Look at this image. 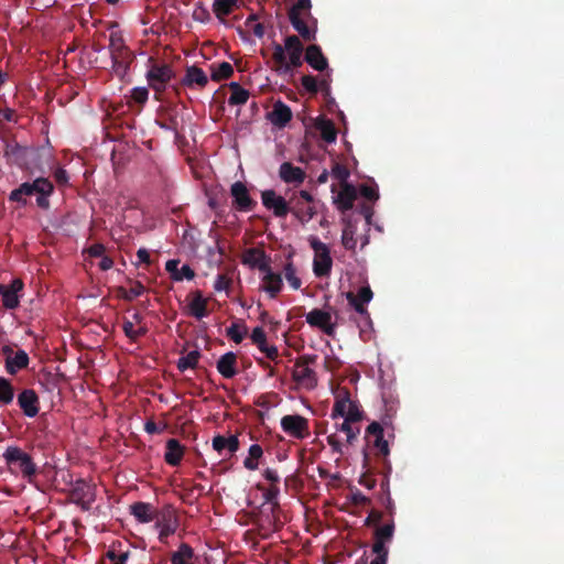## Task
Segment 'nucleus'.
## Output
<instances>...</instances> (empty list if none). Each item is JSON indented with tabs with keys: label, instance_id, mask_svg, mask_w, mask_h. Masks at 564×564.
Masks as SVG:
<instances>
[{
	"label": "nucleus",
	"instance_id": "72a5a7b5",
	"mask_svg": "<svg viewBox=\"0 0 564 564\" xmlns=\"http://www.w3.org/2000/svg\"><path fill=\"white\" fill-rule=\"evenodd\" d=\"M189 314L197 319L208 315L207 300L203 296L200 291L193 292V299L188 303Z\"/></svg>",
	"mask_w": 564,
	"mask_h": 564
},
{
	"label": "nucleus",
	"instance_id": "423d86ee",
	"mask_svg": "<svg viewBox=\"0 0 564 564\" xmlns=\"http://www.w3.org/2000/svg\"><path fill=\"white\" fill-rule=\"evenodd\" d=\"M3 458L11 470L18 468L23 478L29 480L36 475L37 468L31 455L18 446H9L3 453Z\"/></svg>",
	"mask_w": 564,
	"mask_h": 564
},
{
	"label": "nucleus",
	"instance_id": "864d4df0",
	"mask_svg": "<svg viewBox=\"0 0 564 564\" xmlns=\"http://www.w3.org/2000/svg\"><path fill=\"white\" fill-rule=\"evenodd\" d=\"M246 328L243 330L240 329V326L236 323L231 324L230 327L227 328V336L234 340L236 344H240L246 335Z\"/></svg>",
	"mask_w": 564,
	"mask_h": 564
},
{
	"label": "nucleus",
	"instance_id": "c9c22d12",
	"mask_svg": "<svg viewBox=\"0 0 564 564\" xmlns=\"http://www.w3.org/2000/svg\"><path fill=\"white\" fill-rule=\"evenodd\" d=\"M228 87L231 91L228 99L230 106H241L248 101L250 94L247 89L242 88L240 84L231 82Z\"/></svg>",
	"mask_w": 564,
	"mask_h": 564
},
{
	"label": "nucleus",
	"instance_id": "de8ad7c7",
	"mask_svg": "<svg viewBox=\"0 0 564 564\" xmlns=\"http://www.w3.org/2000/svg\"><path fill=\"white\" fill-rule=\"evenodd\" d=\"M129 48L126 43L121 32H111L109 36V53H116L119 51H123Z\"/></svg>",
	"mask_w": 564,
	"mask_h": 564
},
{
	"label": "nucleus",
	"instance_id": "c756f323",
	"mask_svg": "<svg viewBox=\"0 0 564 564\" xmlns=\"http://www.w3.org/2000/svg\"><path fill=\"white\" fill-rule=\"evenodd\" d=\"M268 117L272 124L282 128L291 121L292 111L288 105L279 100L273 105V109Z\"/></svg>",
	"mask_w": 564,
	"mask_h": 564
},
{
	"label": "nucleus",
	"instance_id": "49530a36",
	"mask_svg": "<svg viewBox=\"0 0 564 564\" xmlns=\"http://www.w3.org/2000/svg\"><path fill=\"white\" fill-rule=\"evenodd\" d=\"M394 533V523H386L382 527H378L375 531V540H381L383 542H391Z\"/></svg>",
	"mask_w": 564,
	"mask_h": 564
},
{
	"label": "nucleus",
	"instance_id": "20e7f679",
	"mask_svg": "<svg viewBox=\"0 0 564 564\" xmlns=\"http://www.w3.org/2000/svg\"><path fill=\"white\" fill-rule=\"evenodd\" d=\"M290 213L303 225L317 214L316 202L307 191L294 192L290 196Z\"/></svg>",
	"mask_w": 564,
	"mask_h": 564
},
{
	"label": "nucleus",
	"instance_id": "5fc2aeb1",
	"mask_svg": "<svg viewBox=\"0 0 564 564\" xmlns=\"http://www.w3.org/2000/svg\"><path fill=\"white\" fill-rule=\"evenodd\" d=\"M149 98V90L147 87H134L131 90V99L138 105H144Z\"/></svg>",
	"mask_w": 564,
	"mask_h": 564
},
{
	"label": "nucleus",
	"instance_id": "a18cd8bd",
	"mask_svg": "<svg viewBox=\"0 0 564 564\" xmlns=\"http://www.w3.org/2000/svg\"><path fill=\"white\" fill-rule=\"evenodd\" d=\"M341 243L344 248L349 251H354L356 249L357 240L355 238V229L351 225H347L343 229Z\"/></svg>",
	"mask_w": 564,
	"mask_h": 564
},
{
	"label": "nucleus",
	"instance_id": "680f3d73",
	"mask_svg": "<svg viewBox=\"0 0 564 564\" xmlns=\"http://www.w3.org/2000/svg\"><path fill=\"white\" fill-rule=\"evenodd\" d=\"M386 544L387 542L375 540L372 552L376 554V558H388L389 551Z\"/></svg>",
	"mask_w": 564,
	"mask_h": 564
},
{
	"label": "nucleus",
	"instance_id": "0e129e2a",
	"mask_svg": "<svg viewBox=\"0 0 564 564\" xmlns=\"http://www.w3.org/2000/svg\"><path fill=\"white\" fill-rule=\"evenodd\" d=\"M280 494V488L278 485H271L264 492L263 498L267 502L275 503V500Z\"/></svg>",
	"mask_w": 564,
	"mask_h": 564
},
{
	"label": "nucleus",
	"instance_id": "4be33fe9",
	"mask_svg": "<svg viewBox=\"0 0 564 564\" xmlns=\"http://www.w3.org/2000/svg\"><path fill=\"white\" fill-rule=\"evenodd\" d=\"M305 62L315 70L324 72L328 69V61L322 52L321 46L311 44L305 50Z\"/></svg>",
	"mask_w": 564,
	"mask_h": 564
},
{
	"label": "nucleus",
	"instance_id": "bf43d9fd",
	"mask_svg": "<svg viewBox=\"0 0 564 564\" xmlns=\"http://www.w3.org/2000/svg\"><path fill=\"white\" fill-rule=\"evenodd\" d=\"M231 283L232 281L230 278L225 274H218L214 283V289L217 292L227 291L231 286Z\"/></svg>",
	"mask_w": 564,
	"mask_h": 564
},
{
	"label": "nucleus",
	"instance_id": "c85d7f7f",
	"mask_svg": "<svg viewBox=\"0 0 564 564\" xmlns=\"http://www.w3.org/2000/svg\"><path fill=\"white\" fill-rule=\"evenodd\" d=\"M158 123L162 129L173 131L176 134H178L180 128L182 126V120H180L176 107H170L164 109L160 115Z\"/></svg>",
	"mask_w": 564,
	"mask_h": 564
},
{
	"label": "nucleus",
	"instance_id": "6e6552de",
	"mask_svg": "<svg viewBox=\"0 0 564 564\" xmlns=\"http://www.w3.org/2000/svg\"><path fill=\"white\" fill-rule=\"evenodd\" d=\"M310 246L315 252L313 261L314 274L317 278L328 276L333 265L328 247L317 238H312Z\"/></svg>",
	"mask_w": 564,
	"mask_h": 564
},
{
	"label": "nucleus",
	"instance_id": "603ef678",
	"mask_svg": "<svg viewBox=\"0 0 564 564\" xmlns=\"http://www.w3.org/2000/svg\"><path fill=\"white\" fill-rule=\"evenodd\" d=\"M145 291V288L141 282H134L133 285L129 290H123L122 297L126 301H132L135 297L142 295Z\"/></svg>",
	"mask_w": 564,
	"mask_h": 564
},
{
	"label": "nucleus",
	"instance_id": "f257e3e1",
	"mask_svg": "<svg viewBox=\"0 0 564 564\" xmlns=\"http://www.w3.org/2000/svg\"><path fill=\"white\" fill-rule=\"evenodd\" d=\"M54 191V186L51 181L44 177H37L32 183L24 182L18 188L13 189L9 195V200L26 205V197L37 195L36 204L42 209L50 207L48 197Z\"/></svg>",
	"mask_w": 564,
	"mask_h": 564
},
{
	"label": "nucleus",
	"instance_id": "774afa93",
	"mask_svg": "<svg viewBox=\"0 0 564 564\" xmlns=\"http://www.w3.org/2000/svg\"><path fill=\"white\" fill-rule=\"evenodd\" d=\"M122 330L130 340L135 341V328L132 321L124 319L122 323Z\"/></svg>",
	"mask_w": 564,
	"mask_h": 564
},
{
	"label": "nucleus",
	"instance_id": "13d9d810",
	"mask_svg": "<svg viewBox=\"0 0 564 564\" xmlns=\"http://www.w3.org/2000/svg\"><path fill=\"white\" fill-rule=\"evenodd\" d=\"M256 20L257 17L254 14L250 15L246 21V25L252 30L257 37H262L264 35V26L262 23H257Z\"/></svg>",
	"mask_w": 564,
	"mask_h": 564
},
{
	"label": "nucleus",
	"instance_id": "3c124183",
	"mask_svg": "<svg viewBox=\"0 0 564 564\" xmlns=\"http://www.w3.org/2000/svg\"><path fill=\"white\" fill-rule=\"evenodd\" d=\"M362 417L364 412L359 409V405L356 402L351 401L348 406L345 419L350 422L358 423L362 420Z\"/></svg>",
	"mask_w": 564,
	"mask_h": 564
},
{
	"label": "nucleus",
	"instance_id": "7c9ffc66",
	"mask_svg": "<svg viewBox=\"0 0 564 564\" xmlns=\"http://www.w3.org/2000/svg\"><path fill=\"white\" fill-rule=\"evenodd\" d=\"M178 259H171L165 263V270L170 273L173 281L178 282L184 279L193 280L195 278V272L188 264H184L181 269H178Z\"/></svg>",
	"mask_w": 564,
	"mask_h": 564
},
{
	"label": "nucleus",
	"instance_id": "a211bd4d",
	"mask_svg": "<svg viewBox=\"0 0 564 564\" xmlns=\"http://www.w3.org/2000/svg\"><path fill=\"white\" fill-rule=\"evenodd\" d=\"M372 296L373 293L369 286L361 288L357 295H355L352 292H348L346 294V299L349 305H351L358 314L365 316L367 321L370 319V315L368 313L366 304H368L372 300Z\"/></svg>",
	"mask_w": 564,
	"mask_h": 564
},
{
	"label": "nucleus",
	"instance_id": "4468645a",
	"mask_svg": "<svg viewBox=\"0 0 564 564\" xmlns=\"http://www.w3.org/2000/svg\"><path fill=\"white\" fill-rule=\"evenodd\" d=\"M232 206L238 212H251L257 206V202L251 198L247 186L240 182H235L230 187Z\"/></svg>",
	"mask_w": 564,
	"mask_h": 564
},
{
	"label": "nucleus",
	"instance_id": "37998d69",
	"mask_svg": "<svg viewBox=\"0 0 564 564\" xmlns=\"http://www.w3.org/2000/svg\"><path fill=\"white\" fill-rule=\"evenodd\" d=\"M283 272L286 281L293 290H299L302 285L301 279L296 275V269L291 260H289L284 267Z\"/></svg>",
	"mask_w": 564,
	"mask_h": 564
},
{
	"label": "nucleus",
	"instance_id": "cd10ccee",
	"mask_svg": "<svg viewBox=\"0 0 564 564\" xmlns=\"http://www.w3.org/2000/svg\"><path fill=\"white\" fill-rule=\"evenodd\" d=\"M212 445L219 455H223L224 451H227L229 455H234L239 449L240 442L237 435L226 437L218 434L213 437Z\"/></svg>",
	"mask_w": 564,
	"mask_h": 564
},
{
	"label": "nucleus",
	"instance_id": "4d7b16f0",
	"mask_svg": "<svg viewBox=\"0 0 564 564\" xmlns=\"http://www.w3.org/2000/svg\"><path fill=\"white\" fill-rule=\"evenodd\" d=\"M131 63L132 62H112V70L120 80L126 79Z\"/></svg>",
	"mask_w": 564,
	"mask_h": 564
},
{
	"label": "nucleus",
	"instance_id": "4c0bfd02",
	"mask_svg": "<svg viewBox=\"0 0 564 564\" xmlns=\"http://www.w3.org/2000/svg\"><path fill=\"white\" fill-rule=\"evenodd\" d=\"M236 6L237 0H214L213 11L215 15L223 21L226 15H229L234 11Z\"/></svg>",
	"mask_w": 564,
	"mask_h": 564
},
{
	"label": "nucleus",
	"instance_id": "8fccbe9b",
	"mask_svg": "<svg viewBox=\"0 0 564 564\" xmlns=\"http://www.w3.org/2000/svg\"><path fill=\"white\" fill-rule=\"evenodd\" d=\"M332 175L336 180H338L341 185V184L348 183L347 178L350 176V172L345 165H343L340 163H335L334 166L332 167Z\"/></svg>",
	"mask_w": 564,
	"mask_h": 564
},
{
	"label": "nucleus",
	"instance_id": "39448f33",
	"mask_svg": "<svg viewBox=\"0 0 564 564\" xmlns=\"http://www.w3.org/2000/svg\"><path fill=\"white\" fill-rule=\"evenodd\" d=\"M3 156L9 165H17L20 169H30V159L35 154L33 148L20 144L14 138H2Z\"/></svg>",
	"mask_w": 564,
	"mask_h": 564
},
{
	"label": "nucleus",
	"instance_id": "473e14b6",
	"mask_svg": "<svg viewBox=\"0 0 564 564\" xmlns=\"http://www.w3.org/2000/svg\"><path fill=\"white\" fill-rule=\"evenodd\" d=\"M29 364V355L23 349H19L13 356L6 358V371L13 376L18 371L28 368Z\"/></svg>",
	"mask_w": 564,
	"mask_h": 564
},
{
	"label": "nucleus",
	"instance_id": "2f4dec72",
	"mask_svg": "<svg viewBox=\"0 0 564 564\" xmlns=\"http://www.w3.org/2000/svg\"><path fill=\"white\" fill-rule=\"evenodd\" d=\"M196 560L194 549L184 542L170 556L171 564H196Z\"/></svg>",
	"mask_w": 564,
	"mask_h": 564
},
{
	"label": "nucleus",
	"instance_id": "f3484780",
	"mask_svg": "<svg viewBox=\"0 0 564 564\" xmlns=\"http://www.w3.org/2000/svg\"><path fill=\"white\" fill-rule=\"evenodd\" d=\"M23 289V282L20 279H14L10 284H0V296L2 304L8 310H14L20 304L19 292Z\"/></svg>",
	"mask_w": 564,
	"mask_h": 564
},
{
	"label": "nucleus",
	"instance_id": "052dcab7",
	"mask_svg": "<svg viewBox=\"0 0 564 564\" xmlns=\"http://www.w3.org/2000/svg\"><path fill=\"white\" fill-rule=\"evenodd\" d=\"M110 57L111 62H133L134 59V55L129 48L112 53Z\"/></svg>",
	"mask_w": 564,
	"mask_h": 564
},
{
	"label": "nucleus",
	"instance_id": "c03bdc74",
	"mask_svg": "<svg viewBox=\"0 0 564 564\" xmlns=\"http://www.w3.org/2000/svg\"><path fill=\"white\" fill-rule=\"evenodd\" d=\"M350 402L351 400L348 393L345 398L336 399L332 409L330 417L333 420H336L339 416L345 419Z\"/></svg>",
	"mask_w": 564,
	"mask_h": 564
},
{
	"label": "nucleus",
	"instance_id": "393cba45",
	"mask_svg": "<svg viewBox=\"0 0 564 564\" xmlns=\"http://www.w3.org/2000/svg\"><path fill=\"white\" fill-rule=\"evenodd\" d=\"M130 513L140 522L149 523L155 520L159 512L149 502L138 501L130 506Z\"/></svg>",
	"mask_w": 564,
	"mask_h": 564
},
{
	"label": "nucleus",
	"instance_id": "2eb2a0df",
	"mask_svg": "<svg viewBox=\"0 0 564 564\" xmlns=\"http://www.w3.org/2000/svg\"><path fill=\"white\" fill-rule=\"evenodd\" d=\"M241 263L250 269H258L262 272L268 270L271 259L260 248H248L241 254Z\"/></svg>",
	"mask_w": 564,
	"mask_h": 564
},
{
	"label": "nucleus",
	"instance_id": "a878e982",
	"mask_svg": "<svg viewBox=\"0 0 564 564\" xmlns=\"http://www.w3.org/2000/svg\"><path fill=\"white\" fill-rule=\"evenodd\" d=\"M216 368L224 378H234L238 373L237 355L232 351L224 354L217 360Z\"/></svg>",
	"mask_w": 564,
	"mask_h": 564
},
{
	"label": "nucleus",
	"instance_id": "412c9836",
	"mask_svg": "<svg viewBox=\"0 0 564 564\" xmlns=\"http://www.w3.org/2000/svg\"><path fill=\"white\" fill-rule=\"evenodd\" d=\"M262 286L261 289L269 294L271 299L276 297L283 288V280L280 273L272 271L271 265L267 271H262Z\"/></svg>",
	"mask_w": 564,
	"mask_h": 564
},
{
	"label": "nucleus",
	"instance_id": "1a4fd4ad",
	"mask_svg": "<svg viewBox=\"0 0 564 564\" xmlns=\"http://www.w3.org/2000/svg\"><path fill=\"white\" fill-rule=\"evenodd\" d=\"M365 440L368 447L376 449V455L384 460L390 454L388 441L384 438V431L379 422H371L365 431Z\"/></svg>",
	"mask_w": 564,
	"mask_h": 564
},
{
	"label": "nucleus",
	"instance_id": "79ce46f5",
	"mask_svg": "<svg viewBox=\"0 0 564 564\" xmlns=\"http://www.w3.org/2000/svg\"><path fill=\"white\" fill-rule=\"evenodd\" d=\"M200 352L198 350H192L187 355L181 357L177 361V368L181 371H185L186 369H194L199 360Z\"/></svg>",
	"mask_w": 564,
	"mask_h": 564
},
{
	"label": "nucleus",
	"instance_id": "f03ea898",
	"mask_svg": "<svg viewBox=\"0 0 564 564\" xmlns=\"http://www.w3.org/2000/svg\"><path fill=\"white\" fill-rule=\"evenodd\" d=\"M311 0H297L289 11V20L304 41H313L316 37V26L308 25L307 20L316 21L311 14Z\"/></svg>",
	"mask_w": 564,
	"mask_h": 564
},
{
	"label": "nucleus",
	"instance_id": "09e8293b",
	"mask_svg": "<svg viewBox=\"0 0 564 564\" xmlns=\"http://www.w3.org/2000/svg\"><path fill=\"white\" fill-rule=\"evenodd\" d=\"M301 84L303 88L312 95H316L319 91L318 80L313 75H303L301 78Z\"/></svg>",
	"mask_w": 564,
	"mask_h": 564
},
{
	"label": "nucleus",
	"instance_id": "6e6d98bb",
	"mask_svg": "<svg viewBox=\"0 0 564 564\" xmlns=\"http://www.w3.org/2000/svg\"><path fill=\"white\" fill-rule=\"evenodd\" d=\"M129 555L130 553L128 551L118 553L113 549L108 550L106 553L107 558L110 560L112 564H127Z\"/></svg>",
	"mask_w": 564,
	"mask_h": 564
},
{
	"label": "nucleus",
	"instance_id": "f704fd0d",
	"mask_svg": "<svg viewBox=\"0 0 564 564\" xmlns=\"http://www.w3.org/2000/svg\"><path fill=\"white\" fill-rule=\"evenodd\" d=\"M315 128L319 131L322 139L327 143H333L337 138V130L332 120L318 118Z\"/></svg>",
	"mask_w": 564,
	"mask_h": 564
},
{
	"label": "nucleus",
	"instance_id": "aec40b11",
	"mask_svg": "<svg viewBox=\"0 0 564 564\" xmlns=\"http://www.w3.org/2000/svg\"><path fill=\"white\" fill-rule=\"evenodd\" d=\"M18 403L23 413L29 417H34L39 413V397L32 389H24L18 395Z\"/></svg>",
	"mask_w": 564,
	"mask_h": 564
},
{
	"label": "nucleus",
	"instance_id": "7ed1b4c3",
	"mask_svg": "<svg viewBox=\"0 0 564 564\" xmlns=\"http://www.w3.org/2000/svg\"><path fill=\"white\" fill-rule=\"evenodd\" d=\"M317 361V355H302L294 364L292 369V380L300 387L306 390H313L318 384V377L316 371L312 368Z\"/></svg>",
	"mask_w": 564,
	"mask_h": 564
},
{
	"label": "nucleus",
	"instance_id": "6ab92c4d",
	"mask_svg": "<svg viewBox=\"0 0 564 564\" xmlns=\"http://www.w3.org/2000/svg\"><path fill=\"white\" fill-rule=\"evenodd\" d=\"M279 176L286 184L300 185L304 182L306 173L291 162H283L279 169Z\"/></svg>",
	"mask_w": 564,
	"mask_h": 564
},
{
	"label": "nucleus",
	"instance_id": "a19ab883",
	"mask_svg": "<svg viewBox=\"0 0 564 564\" xmlns=\"http://www.w3.org/2000/svg\"><path fill=\"white\" fill-rule=\"evenodd\" d=\"M14 388L9 379L0 377V404L7 405L13 401Z\"/></svg>",
	"mask_w": 564,
	"mask_h": 564
},
{
	"label": "nucleus",
	"instance_id": "dca6fc26",
	"mask_svg": "<svg viewBox=\"0 0 564 564\" xmlns=\"http://www.w3.org/2000/svg\"><path fill=\"white\" fill-rule=\"evenodd\" d=\"M306 322L312 326L319 328L328 336H334L335 324L332 323V315L319 308H314L306 314Z\"/></svg>",
	"mask_w": 564,
	"mask_h": 564
},
{
	"label": "nucleus",
	"instance_id": "0eeeda50",
	"mask_svg": "<svg viewBox=\"0 0 564 564\" xmlns=\"http://www.w3.org/2000/svg\"><path fill=\"white\" fill-rule=\"evenodd\" d=\"M180 527V518L173 506L166 505L155 518V528L159 529V541L163 544L173 535Z\"/></svg>",
	"mask_w": 564,
	"mask_h": 564
},
{
	"label": "nucleus",
	"instance_id": "e433bc0d",
	"mask_svg": "<svg viewBox=\"0 0 564 564\" xmlns=\"http://www.w3.org/2000/svg\"><path fill=\"white\" fill-rule=\"evenodd\" d=\"M210 78L214 82H220L224 79H228L234 74V67L228 62H221L220 64H212L210 65Z\"/></svg>",
	"mask_w": 564,
	"mask_h": 564
},
{
	"label": "nucleus",
	"instance_id": "ea45409f",
	"mask_svg": "<svg viewBox=\"0 0 564 564\" xmlns=\"http://www.w3.org/2000/svg\"><path fill=\"white\" fill-rule=\"evenodd\" d=\"M282 46L288 55H303L304 46L296 35L286 36Z\"/></svg>",
	"mask_w": 564,
	"mask_h": 564
},
{
	"label": "nucleus",
	"instance_id": "b1692460",
	"mask_svg": "<svg viewBox=\"0 0 564 564\" xmlns=\"http://www.w3.org/2000/svg\"><path fill=\"white\" fill-rule=\"evenodd\" d=\"M341 189L334 198V203L341 212L350 210L354 207V202L357 198V191L354 185L349 183L341 184Z\"/></svg>",
	"mask_w": 564,
	"mask_h": 564
},
{
	"label": "nucleus",
	"instance_id": "58836bf2",
	"mask_svg": "<svg viewBox=\"0 0 564 564\" xmlns=\"http://www.w3.org/2000/svg\"><path fill=\"white\" fill-rule=\"evenodd\" d=\"M356 423L350 422L346 419H344V422L340 425H337V431H340L346 434V442L349 445H352L354 442L357 440L358 435L360 434V427L355 426Z\"/></svg>",
	"mask_w": 564,
	"mask_h": 564
},
{
	"label": "nucleus",
	"instance_id": "9d476101",
	"mask_svg": "<svg viewBox=\"0 0 564 564\" xmlns=\"http://www.w3.org/2000/svg\"><path fill=\"white\" fill-rule=\"evenodd\" d=\"M272 59L274 62L273 70L280 75L291 74L293 68L301 67L303 64V55H288L281 44L273 42Z\"/></svg>",
	"mask_w": 564,
	"mask_h": 564
},
{
	"label": "nucleus",
	"instance_id": "e2e57ef3",
	"mask_svg": "<svg viewBox=\"0 0 564 564\" xmlns=\"http://www.w3.org/2000/svg\"><path fill=\"white\" fill-rule=\"evenodd\" d=\"M251 340L257 345L258 348L264 345L267 341V335L262 327L253 328L251 333Z\"/></svg>",
	"mask_w": 564,
	"mask_h": 564
},
{
	"label": "nucleus",
	"instance_id": "bb28decb",
	"mask_svg": "<svg viewBox=\"0 0 564 564\" xmlns=\"http://www.w3.org/2000/svg\"><path fill=\"white\" fill-rule=\"evenodd\" d=\"M185 454V447L176 438L167 440L165 444L164 460L170 466H178Z\"/></svg>",
	"mask_w": 564,
	"mask_h": 564
},
{
	"label": "nucleus",
	"instance_id": "f8f14e48",
	"mask_svg": "<svg viewBox=\"0 0 564 564\" xmlns=\"http://www.w3.org/2000/svg\"><path fill=\"white\" fill-rule=\"evenodd\" d=\"M281 427L284 433L296 440L310 436L308 420L300 414H288L281 419Z\"/></svg>",
	"mask_w": 564,
	"mask_h": 564
},
{
	"label": "nucleus",
	"instance_id": "5701e85b",
	"mask_svg": "<svg viewBox=\"0 0 564 564\" xmlns=\"http://www.w3.org/2000/svg\"><path fill=\"white\" fill-rule=\"evenodd\" d=\"M207 84H208L207 75L205 74V72L202 68H199L195 65L188 66L186 68L185 76L181 80V85L188 87V88L198 87L202 89V88L206 87Z\"/></svg>",
	"mask_w": 564,
	"mask_h": 564
},
{
	"label": "nucleus",
	"instance_id": "ddd939ff",
	"mask_svg": "<svg viewBox=\"0 0 564 564\" xmlns=\"http://www.w3.org/2000/svg\"><path fill=\"white\" fill-rule=\"evenodd\" d=\"M263 206L271 210L278 218H284L290 213V198L278 195L274 189H265L261 193Z\"/></svg>",
	"mask_w": 564,
	"mask_h": 564
},
{
	"label": "nucleus",
	"instance_id": "338daca9",
	"mask_svg": "<svg viewBox=\"0 0 564 564\" xmlns=\"http://www.w3.org/2000/svg\"><path fill=\"white\" fill-rule=\"evenodd\" d=\"M193 19L203 23L207 22L209 12L203 6H197L193 12Z\"/></svg>",
	"mask_w": 564,
	"mask_h": 564
},
{
	"label": "nucleus",
	"instance_id": "9b49d317",
	"mask_svg": "<svg viewBox=\"0 0 564 564\" xmlns=\"http://www.w3.org/2000/svg\"><path fill=\"white\" fill-rule=\"evenodd\" d=\"M174 76V70L169 64H153L147 73V80L156 94H161Z\"/></svg>",
	"mask_w": 564,
	"mask_h": 564
},
{
	"label": "nucleus",
	"instance_id": "69168bd1",
	"mask_svg": "<svg viewBox=\"0 0 564 564\" xmlns=\"http://www.w3.org/2000/svg\"><path fill=\"white\" fill-rule=\"evenodd\" d=\"M360 193L366 199L371 202H376L379 198V193L377 188L371 186L362 185L360 187Z\"/></svg>",
	"mask_w": 564,
	"mask_h": 564
}]
</instances>
